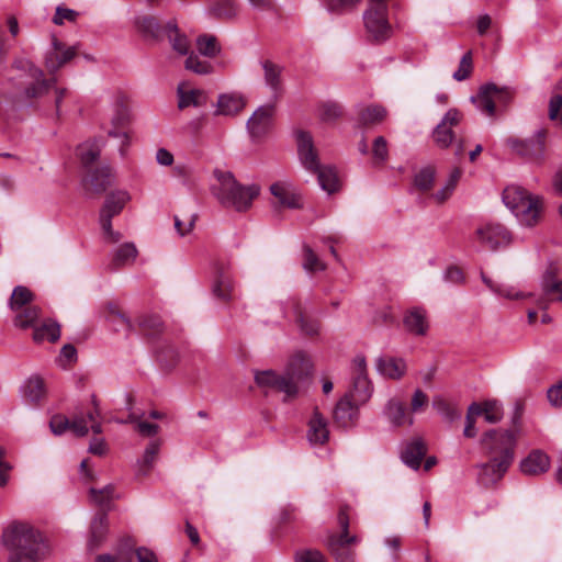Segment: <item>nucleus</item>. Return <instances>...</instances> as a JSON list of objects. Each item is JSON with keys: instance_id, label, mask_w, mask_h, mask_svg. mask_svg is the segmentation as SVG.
<instances>
[{"instance_id": "obj_47", "label": "nucleus", "mask_w": 562, "mask_h": 562, "mask_svg": "<svg viewBox=\"0 0 562 562\" xmlns=\"http://www.w3.org/2000/svg\"><path fill=\"white\" fill-rule=\"evenodd\" d=\"M387 115V111L382 105H370L360 113V121L364 125H375L382 123Z\"/></svg>"}, {"instance_id": "obj_9", "label": "nucleus", "mask_w": 562, "mask_h": 562, "mask_svg": "<svg viewBox=\"0 0 562 562\" xmlns=\"http://www.w3.org/2000/svg\"><path fill=\"white\" fill-rule=\"evenodd\" d=\"M546 134V130L541 128L536 132L532 138L518 139L515 137H509L506 139V144L514 153L521 156L522 158L536 164H541L544 160Z\"/></svg>"}, {"instance_id": "obj_50", "label": "nucleus", "mask_w": 562, "mask_h": 562, "mask_svg": "<svg viewBox=\"0 0 562 562\" xmlns=\"http://www.w3.org/2000/svg\"><path fill=\"white\" fill-rule=\"evenodd\" d=\"M139 328L146 336L154 337L164 329V323L157 315H146L139 318Z\"/></svg>"}, {"instance_id": "obj_58", "label": "nucleus", "mask_w": 562, "mask_h": 562, "mask_svg": "<svg viewBox=\"0 0 562 562\" xmlns=\"http://www.w3.org/2000/svg\"><path fill=\"white\" fill-rule=\"evenodd\" d=\"M480 416L479 403H472L468 408V414L465 417V427L463 430V435L467 438H474L477 434L475 429V417Z\"/></svg>"}, {"instance_id": "obj_37", "label": "nucleus", "mask_w": 562, "mask_h": 562, "mask_svg": "<svg viewBox=\"0 0 562 562\" xmlns=\"http://www.w3.org/2000/svg\"><path fill=\"white\" fill-rule=\"evenodd\" d=\"M60 337V326L53 319H46L41 325H36L33 331L35 342L49 341L55 342Z\"/></svg>"}, {"instance_id": "obj_19", "label": "nucleus", "mask_w": 562, "mask_h": 562, "mask_svg": "<svg viewBox=\"0 0 562 562\" xmlns=\"http://www.w3.org/2000/svg\"><path fill=\"white\" fill-rule=\"evenodd\" d=\"M375 370L383 378L397 381L406 374L407 364L403 358L380 356L375 359Z\"/></svg>"}, {"instance_id": "obj_32", "label": "nucleus", "mask_w": 562, "mask_h": 562, "mask_svg": "<svg viewBox=\"0 0 562 562\" xmlns=\"http://www.w3.org/2000/svg\"><path fill=\"white\" fill-rule=\"evenodd\" d=\"M108 515L105 512L98 513L91 521L90 538L88 547L90 550L98 549L104 541L108 533Z\"/></svg>"}, {"instance_id": "obj_48", "label": "nucleus", "mask_w": 562, "mask_h": 562, "mask_svg": "<svg viewBox=\"0 0 562 562\" xmlns=\"http://www.w3.org/2000/svg\"><path fill=\"white\" fill-rule=\"evenodd\" d=\"M480 416L483 415L484 419L490 424H496L503 418L502 405L496 400L485 401L479 404Z\"/></svg>"}, {"instance_id": "obj_60", "label": "nucleus", "mask_w": 562, "mask_h": 562, "mask_svg": "<svg viewBox=\"0 0 562 562\" xmlns=\"http://www.w3.org/2000/svg\"><path fill=\"white\" fill-rule=\"evenodd\" d=\"M472 72V53H465L459 64L458 69L453 72V79L457 81L465 80Z\"/></svg>"}, {"instance_id": "obj_45", "label": "nucleus", "mask_w": 562, "mask_h": 562, "mask_svg": "<svg viewBox=\"0 0 562 562\" xmlns=\"http://www.w3.org/2000/svg\"><path fill=\"white\" fill-rule=\"evenodd\" d=\"M137 249L133 243H125L115 249L112 265L115 269L133 262L137 257Z\"/></svg>"}, {"instance_id": "obj_6", "label": "nucleus", "mask_w": 562, "mask_h": 562, "mask_svg": "<svg viewBox=\"0 0 562 562\" xmlns=\"http://www.w3.org/2000/svg\"><path fill=\"white\" fill-rule=\"evenodd\" d=\"M349 507L341 506L337 522L340 528V533H329L326 539V548L329 554L336 562H356V552L351 548L353 544L359 542V539L355 535H349Z\"/></svg>"}, {"instance_id": "obj_7", "label": "nucleus", "mask_w": 562, "mask_h": 562, "mask_svg": "<svg viewBox=\"0 0 562 562\" xmlns=\"http://www.w3.org/2000/svg\"><path fill=\"white\" fill-rule=\"evenodd\" d=\"M387 3L389 0H369V8L363 13L366 30L375 43H383L392 35Z\"/></svg>"}, {"instance_id": "obj_20", "label": "nucleus", "mask_w": 562, "mask_h": 562, "mask_svg": "<svg viewBox=\"0 0 562 562\" xmlns=\"http://www.w3.org/2000/svg\"><path fill=\"white\" fill-rule=\"evenodd\" d=\"M75 56V47H67L56 37H53V50L46 55L45 66L49 72H55Z\"/></svg>"}, {"instance_id": "obj_52", "label": "nucleus", "mask_w": 562, "mask_h": 562, "mask_svg": "<svg viewBox=\"0 0 562 562\" xmlns=\"http://www.w3.org/2000/svg\"><path fill=\"white\" fill-rule=\"evenodd\" d=\"M211 11L216 18L232 19L237 14V4L235 0H217Z\"/></svg>"}, {"instance_id": "obj_18", "label": "nucleus", "mask_w": 562, "mask_h": 562, "mask_svg": "<svg viewBox=\"0 0 562 562\" xmlns=\"http://www.w3.org/2000/svg\"><path fill=\"white\" fill-rule=\"evenodd\" d=\"M349 395L341 397L333 413L335 423L342 428H350L356 425L359 418V406Z\"/></svg>"}, {"instance_id": "obj_22", "label": "nucleus", "mask_w": 562, "mask_h": 562, "mask_svg": "<svg viewBox=\"0 0 562 562\" xmlns=\"http://www.w3.org/2000/svg\"><path fill=\"white\" fill-rule=\"evenodd\" d=\"M403 325L412 335L425 336L429 328L427 312L423 307L408 310L403 318Z\"/></svg>"}, {"instance_id": "obj_29", "label": "nucleus", "mask_w": 562, "mask_h": 562, "mask_svg": "<svg viewBox=\"0 0 562 562\" xmlns=\"http://www.w3.org/2000/svg\"><path fill=\"white\" fill-rule=\"evenodd\" d=\"M383 414L396 427L414 424V418L407 413L405 405L396 398H391L386 403Z\"/></svg>"}, {"instance_id": "obj_64", "label": "nucleus", "mask_w": 562, "mask_h": 562, "mask_svg": "<svg viewBox=\"0 0 562 562\" xmlns=\"http://www.w3.org/2000/svg\"><path fill=\"white\" fill-rule=\"evenodd\" d=\"M295 562H327V560L322 552L307 550L296 553Z\"/></svg>"}, {"instance_id": "obj_5", "label": "nucleus", "mask_w": 562, "mask_h": 562, "mask_svg": "<svg viewBox=\"0 0 562 562\" xmlns=\"http://www.w3.org/2000/svg\"><path fill=\"white\" fill-rule=\"evenodd\" d=\"M11 68L19 71L18 91L15 99L18 101H30L47 93L54 85V79H46L42 69L36 67L26 58H16L13 60Z\"/></svg>"}, {"instance_id": "obj_55", "label": "nucleus", "mask_w": 562, "mask_h": 562, "mask_svg": "<svg viewBox=\"0 0 562 562\" xmlns=\"http://www.w3.org/2000/svg\"><path fill=\"white\" fill-rule=\"evenodd\" d=\"M136 24L139 31L146 35L157 37L160 34V26L156 18L151 15H143L137 18Z\"/></svg>"}, {"instance_id": "obj_25", "label": "nucleus", "mask_w": 562, "mask_h": 562, "mask_svg": "<svg viewBox=\"0 0 562 562\" xmlns=\"http://www.w3.org/2000/svg\"><path fill=\"white\" fill-rule=\"evenodd\" d=\"M246 105V100L238 92L222 93L217 98L216 115L234 116Z\"/></svg>"}, {"instance_id": "obj_33", "label": "nucleus", "mask_w": 562, "mask_h": 562, "mask_svg": "<svg viewBox=\"0 0 562 562\" xmlns=\"http://www.w3.org/2000/svg\"><path fill=\"white\" fill-rule=\"evenodd\" d=\"M540 284L543 295L562 302V279L558 278L555 268L550 267L544 271Z\"/></svg>"}, {"instance_id": "obj_30", "label": "nucleus", "mask_w": 562, "mask_h": 562, "mask_svg": "<svg viewBox=\"0 0 562 562\" xmlns=\"http://www.w3.org/2000/svg\"><path fill=\"white\" fill-rule=\"evenodd\" d=\"M542 207V200L538 195H533L525 203L524 207L515 213V216L522 225L533 226L540 220Z\"/></svg>"}, {"instance_id": "obj_11", "label": "nucleus", "mask_w": 562, "mask_h": 562, "mask_svg": "<svg viewBox=\"0 0 562 562\" xmlns=\"http://www.w3.org/2000/svg\"><path fill=\"white\" fill-rule=\"evenodd\" d=\"M352 389L346 395L357 404L367 403L373 393V386L368 378L367 361L364 356H356L352 361Z\"/></svg>"}, {"instance_id": "obj_4", "label": "nucleus", "mask_w": 562, "mask_h": 562, "mask_svg": "<svg viewBox=\"0 0 562 562\" xmlns=\"http://www.w3.org/2000/svg\"><path fill=\"white\" fill-rule=\"evenodd\" d=\"M215 183L211 190L217 201L225 207H232L237 212H246L252 205V201L259 195L258 184L243 186L231 171L214 170Z\"/></svg>"}, {"instance_id": "obj_59", "label": "nucleus", "mask_w": 562, "mask_h": 562, "mask_svg": "<svg viewBox=\"0 0 562 562\" xmlns=\"http://www.w3.org/2000/svg\"><path fill=\"white\" fill-rule=\"evenodd\" d=\"M160 445H161V441L159 439L151 440L147 445V447L144 451V454L142 457V460H140L142 467L145 468V472H147L151 468V465L159 452Z\"/></svg>"}, {"instance_id": "obj_53", "label": "nucleus", "mask_w": 562, "mask_h": 562, "mask_svg": "<svg viewBox=\"0 0 562 562\" xmlns=\"http://www.w3.org/2000/svg\"><path fill=\"white\" fill-rule=\"evenodd\" d=\"M436 171L432 167L422 168L414 178V184L420 191H429L435 181Z\"/></svg>"}, {"instance_id": "obj_16", "label": "nucleus", "mask_w": 562, "mask_h": 562, "mask_svg": "<svg viewBox=\"0 0 562 562\" xmlns=\"http://www.w3.org/2000/svg\"><path fill=\"white\" fill-rule=\"evenodd\" d=\"M276 106L266 104L259 106L247 122V128L251 137L260 138L272 128Z\"/></svg>"}, {"instance_id": "obj_10", "label": "nucleus", "mask_w": 562, "mask_h": 562, "mask_svg": "<svg viewBox=\"0 0 562 562\" xmlns=\"http://www.w3.org/2000/svg\"><path fill=\"white\" fill-rule=\"evenodd\" d=\"M510 100L507 88H499L494 83H485L480 87L476 95L471 97V102L487 116L495 115L496 104H506Z\"/></svg>"}, {"instance_id": "obj_40", "label": "nucleus", "mask_w": 562, "mask_h": 562, "mask_svg": "<svg viewBox=\"0 0 562 562\" xmlns=\"http://www.w3.org/2000/svg\"><path fill=\"white\" fill-rule=\"evenodd\" d=\"M317 175L321 188L327 193L331 194L339 190V179L336 170L330 166H321L319 170L314 172Z\"/></svg>"}, {"instance_id": "obj_41", "label": "nucleus", "mask_w": 562, "mask_h": 562, "mask_svg": "<svg viewBox=\"0 0 562 562\" xmlns=\"http://www.w3.org/2000/svg\"><path fill=\"white\" fill-rule=\"evenodd\" d=\"M100 153L101 144L98 140L85 142L77 148V155L86 168H89L99 158Z\"/></svg>"}, {"instance_id": "obj_49", "label": "nucleus", "mask_w": 562, "mask_h": 562, "mask_svg": "<svg viewBox=\"0 0 562 562\" xmlns=\"http://www.w3.org/2000/svg\"><path fill=\"white\" fill-rule=\"evenodd\" d=\"M184 68L189 71H192L196 75H210L214 72V68L211 63L201 59L194 53L188 54V57L184 61Z\"/></svg>"}, {"instance_id": "obj_1", "label": "nucleus", "mask_w": 562, "mask_h": 562, "mask_svg": "<svg viewBox=\"0 0 562 562\" xmlns=\"http://www.w3.org/2000/svg\"><path fill=\"white\" fill-rule=\"evenodd\" d=\"M516 430L493 429L484 434L482 443L491 453H499L480 465L479 482L485 487L496 484L506 473L514 460V449L518 435Z\"/></svg>"}, {"instance_id": "obj_46", "label": "nucleus", "mask_w": 562, "mask_h": 562, "mask_svg": "<svg viewBox=\"0 0 562 562\" xmlns=\"http://www.w3.org/2000/svg\"><path fill=\"white\" fill-rule=\"evenodd\" d=\"M106 319L116 331L133 329L130 318L114 304L108 306Z\"/></svg>"}, {"instance_id": "obj_27", "label": "nucleus", "mask_w": 562, "mask_h": 562, "mask_svg": "<svg viewBox=\"0 0 562 562\" xmlns=\"http://www.w3.org/2000/svg\"><path fill=\"white\" fill-rule=\"evenodd\" d=\"M291 306L301 331L308 336L317 335L319 333V322L308 315L307 310L303 303L300 300L292 299Z\"/></svg>"}, {"instance_id": "obj_44", "label": "nucleus", "mask_w": 562, "mask_h": 562, "mask_svg": "<svg viewBox=\"0 0 562 562\" xmlns=\"http://www.w3.org/2000/svg\"><path fill=\"white\" fill-rule=\"evenodd\" d=\"M198 52L209 58L217 56L221 52V45L217 38L211 34H201L195 41Z\"/></svg>"}, {"instance_id": "obj_36", "label": "nucleus", "mask_w": 562, "mask_h": 562, "mask_svg": "<svg viewBox=\"0 0 562 562\" xmlns=\"http://www.w3.org/2000/svg\"><path fill=\"white\" fill-rule=\"evenodd\" d=\"M425 454V443L420 439H415L406 445L405 449L402 451L401 457L407 467L417 470L419 469L422 459Z\"/></svg>"}, {"instance_id": "obj_43", "label": "nucleus", "mask_w": 562, "mask_h": 562, "mask_svg": "<svg viewBox=\"0 0 562 562\" xmlns=\"http://www.w3.org/2000/svg\"><path fill=\"white\" fill-rule=\"evenodd\" d=\"M34 299L35 296L29 288L18 285L13 289V292L10 296L9 307L13 312H18L19 310H22L23 307L31 305Z\"/></svg>"}, {"instance_id": "obj_26", "label": "nucleus", "mask_w": 562, "mask_h": 562, "mask_svg": "<svg viewBox=\"0 0 562 562\" xmlns=\"http://www.w3.org/2000/svg\"><path fill=\"white\" fill-rule=\"evenodd\" d=\"M178 108L202 106L206 103V93L202 89H191L187 82H180L177 88Z\"/></svg>"}, {"instance_id": "obj_39", "label": "nucleus", "mask_w": 562, "mask_h": 562, "mask_svg": "<svg viewBox=\"0 0 562 562\" xmlns=\"http://www.w3.org/2000/svg\"><path fill=\"white\" fill-rule=\"evenodd\" d=\"M45 394L44 381L40 376H31L22 387L23 397L31 403H38Z\"/></svg>"}, {"instance_id": "obj_3", "label": "nucleus", "mask_w": 562, "mask_h": 562, "mask_svg": "<svg viewBox=\"0 0 562 562\" xmlns=\"http://www.w3.org/2000/svg\"><path fill=\"white\" fill-rule=\"evenodd\" d=\"M311 359L304 352H296L290 360L283 374L272 370L259 371L255 374V381L260 387L276 389L292 398L299 393V383L312 371Z\"/></svg>"}, {"instance_id": "obj_28", "label": "nucleus", "mask_w": 562, "mask_h": 562, "mask_svg": "<svg viewBox=\"0 0 562 562\" xmlns=\"http://www.w3.org/2000/svg\"><path fill=\"white\" fill-rule=\"evenodd\" d=\"M550 468V458L541 450H535L520 462V470L526 475H540Z\"/></svg>"}, {"instance_id": "obj_21", "label": "nucleus", "mask_w": 562, "mask_h": 562, "mask_svg": "<svg viewBox=\"0 0 562 562\" xmlns=\"http://www.w3.org/2000/svg\"><path fill=\"white\" fill-rule=\"evenodd\" d=\"M270 193L282 207L299 209L301 207V196L295 192L289 182L278 181L270 186Z\"/></svg>"}, {"instance_id": "obj_14", "label": "nucleus", "mask_w": 562, "mask_h": 562, "mask_svg": "<svg viewBox=\"0 0 562 562\" xmlns=\"http://www.w3.org/2000/svg\"><path fill=\"white\" fill-rule=\"evenodd\" d=\"M131 123V112L124 100L117 99L113 106L111 124L113 128L109 130L108 135L121 140L120 154L125 156L126 148L130 145V137L126 132H120L119 128L125 127Z\"/></svg>"}, {"instance_id": "obj_35", "label": "nucleus", "mask_w": 562, "mask_h": 562, "mask_svg": "<svg viewBox=\"0 0 562 562\" xmlns=\"http://www.w3.org/2000/svg\"><path fill=\"white\" fill-rule=\"evenodd\" d=\"M89 181L94 192L102 193L114 182L113 169L102 166L89 171Z\"/></svg>"}, {"instance_id": "obj_54", "label": "nucleus", "mask_w": 562, "mask_h": 562, "mask_svg": "<svg viewBox=\"0 0 562 562\" xmlns=\"http://www.w3.org/2000/svg\"><path fill=\"white\" fill-rule=\"evenodd\" d=\"M460 177H461V171L459 169H454L451 172L446 184L434 194V198L436 199L437 202L442 203L449 199V196L452 194Z\"/></svg>"}, {"instance_id": "obj_8", "label": "nucleus", "mask_w": 562, "mask_h": 562, "mask_svg": "<svg viewBox=\"0 0 562 562\" xmlns=\"http://www.w3.org/2000/svg\"><path fill=\"white\" fill-rule=\"evenodd\" d=\"M130 200L131 195L126 190H115L106 195L99 214V223L106 243L115 244L122 239V234L112 228L111 221L123 211Z\"/></svg>"}, {"instance_id": "obj_2", "label": "nucleus", "mask_w": 562, "mask_h": 562, "mask_svg": "<svg viewBox=\"0 0 562 562\" xmlns=\"http://www.w3.org/2000/svg\"><path fill=\"white\" fill-rule=\"evenodd\" d=\"M2 541L10 552L7 562H40L44 541L41 532L32 525L12 522L3 531Z\"/></svg>"}, {"instance_id": "obj_13", "label": "nucleus", "mask_w": 562, "mask_h": 562, "mask_svg": "<svg viewBox=\"0 0 562 562\" xmlns=\"http://www.w3.org/2000/svg\"><path fill=\"white\" fill-rule=\"evenodd\" d=\"M477 241L490 250L507 247L512 243L509 231L499 223H484L475 229Z\"/></svg>"}, {"instance_id": "obj_15", "label": "nucleus", "mask_w": 562, "mask_h": 562, "mask_svg": "<svg viewBox=\"0 0 562 562\" xmlns=\"http://www.w3.org/2000/svg\"><path fill=\"white\" fill-rule=\"evenodd\" d=\"M49 428L56 436L63 435L66 430H70L77 437H85L89 432L82 412L75 413L71 419L60 414L54 415L49 420Z\"/></svg>"}, {"instance_id": "obj_31", "label": "nucleus", "mask_w": 562, "mask_h": 562, "mask_svg": "<svg viewBox=\"0 0 562 562\" xmlns=\"http://www.w3.org/2000/svg\"><path fill=\"white\" fill-rule=\"evenodd\" d=\"M164 32L175 52L179 55H188L190 53V41L187 35L181 33L175 21H169L164 26Z\"/></svg>"}, {"instance_id": "obj_23", "label": "nucleus", "mask_w": 562, "mask_h": 562, "mask_svg": "<svg viewBox=\"0 0 562 562\" xmlns=\"http://www.w3.org/2000/svg\"><path fill=\"white\" fill-rule=\"evenodd\" d=\"M307 440L311 445H324L328 441L329 430L327 419L319 413L317 408L314 409L311 419L308 420Z\"/></svg>"}, {"instance_id": "obj_63", "label": "nucleus", "mask_w": 562, "mask_h": 562, "mask_svg": "<svg viewBox=\"0 0 562 562\" xmlns=\"http://www.w3.org/2000/svg\"><path fill=\"white\" fill-rule=\"evenodd\" d=\"M372 154L378 162H384L387 158V143L383 136H378L372 146Z\"/></svg>"}, {"instance_id": "obj_42", "label": "nucleus", "mask_w": 562, "mask_h": 562, "mask_svg": "<svg viewBox=\"0 0 562 562\" xmlns=\"http://www.w3.org/2000/svg\"><path fill=\"white\" fill-rule=\"evenodd\" d=\"M41 315V308L35 305H29L15 312L14 325L22 329L35 327L36 321Z\"/></svg>"}, {"instance_id": "obj_57", "label": "nucleus", "mask_w": 562, "mask_h": 562, "mask_svg": "<svg viewBox=\"0 0 562 562\" xmlns=\"http://www.w3.org/2000/svg\"><path fill=\"white\" fill-rule=\"evenodd\" d=\"M233 284L228 277L221 274L214 286L213 293L223 301H228L232 299Z\"/></svg>"}, {"instance_id": "obj_62", "label": "nucleus", "mask_w": 562, "mask_h": 562, "mask_svg": "<svg viewBox=\"0 0 562 562\" xmlns=\"http://www.w3.org/2000/svg\"><path fill=\"white\" fill-rule=\"evenodd\" d=\"M341 115V106L335 102H326L319 108V116L325 122H331Z\"/></svg>"}, {"instance_id": "obj_38", "label": "nucleus", "mask_w": 562, "mask_h": 562, "mask_svg": "<svg viewBox=\"0 0 562 562\" xmlns=\"http://www.w3.org/2000/svg\"><path fill=\"white\" fill-rule=\"evenodd\" d=\"M482 281L485 283V285L494 292L496 295L508 299V300H521L527 297V295L520 291H518L515 286L503 284V283H496L488 277H486L484 273L481 274Z\"/></svg>"}, {"instance_id": "obj_24", "label": "nucleus", "mask_w": 562, "mask_h": 562, "mask_svg": "<svg viewBox=\"0 0 562 562\" xmlns=\"http://www.w3.org/2000/svg\"><path fill=\"white\" fill-rule=\"evenodd\" d=\"M260 64L263 70L265 85L272 91L273 98L278 99L283 92V67L269 59L262 60Z\"/></svg>"}, {"instance_id": "obj_56", "label": "nucleus", "mask_w": 562, "mask_h": 562, "mask_svg": "<svg viewBox=\"0 0 562 562\" xmlns=\"http://www.w3.org/2000/svg\"><path fill=\"white\" fill-rule=\"evenodd\" d=\"M304 261L303 267L306 271L315 272L325 270L326 266L319 260L317 255L308 245L303 246Z\"/></svg>"}, {"instance_id": "obj_17", "label": "nucleus", "mask_w": 562, "mask_h": 562, "mask_svg": "<svg viewBox=\"0 0 562 562\" xmlns=\"http://www.w3.org/2000/svg\"><path fill=\"white\" fill-rule=\"evenodd\" d=\"M296 144L302 166L312 173L319 170L321 164L311 134L308 132L299 131L296 133Z\"/></svg>"}, {"instance_id": "obj_61", "label": "nucleus", "mask_w": 562, "mask_h": 562, "mask_svg": "<svg viewBox=\"0 0 562 562\" xmlns=\"http://www.w3.org/2000/svg\"><path fill=\"white\" fill-rule=\"evenodd\" d=\"M435 406L437 407L438 412L442 415V417L449 423H452L461 417V412L457 407L450 405L443 400L436 401Z\"/></svg>"}, {"instance_id": "obj_51", "label": "nucleus", "mask_w": 562, "mask_h": 562, "mask_svg": "<svg viewBox=\"0 0 562 562\" xmlns=\"http://www.w3.org/2000/svg\"><path fill=\"white\" fill-rule=\"evenodd\" d=\"M114 485L109 484L104 486L103 488L97 490V488H90V497L91 501L102 507V508H109V505L111 501L115 497L114 495Z\"/></svg>"}, {"instance_id": "obj_12", "label": "nucleus", "mask_w": 562, "mask_h": 562, "mask_svg": "<svg viewBox=\"0 0 562 562\" xmlns=\"http://www.w3.org/2000/svg\"><path fill=\"white\" fill-rule=\"evenodd\" d=\"M462 120L463 114L459 109H449L431 132L435 145L441 149L450 147L456 140L453 128L457 127Z\"/></svg>"}, {"instance_id": "obj_34", "label": "nucleus", "mask_w": 562, "mask_h": 562, "mask_svg": "<svg viewBox=\"0 0 562 562\" xmlns=\"http://www.w3.org/2000/svg\"><path fill=\"white\" fill-rule=\"evenodd\" d=\"M533 195L518 186H509L503 191V202L515 214Z\"/></svg>"}]
</instances>
